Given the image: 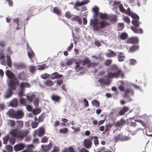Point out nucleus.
Listing matches in <instances>:
<instances>
[{
  "label": "nucleus",
  "mask_w": 152,
  "mask_h": 152,
  "mask_svg": "<svg viewBox=\"0 0 152 152\" xmlns=\"http://www.w3.org/2000/svg\"><path fill=\"white\" fill-rule=\"evenodd\" d=\"M107 75L105 77L107 78L99 79L98 80L99 82L106 85H108L111 82L110 78H118L119 76L123 78L124 76V72L115 65H112L107 70Z\"/></svg>",
  "instance_id": "1"
},
{
  "label": "nucleus",
  "mask_w": 152,
  "mask_h": 152,
  "mask_svg": "<svg viewBox=\"0 0 152 152\" xmlns=\"http://www.w3.org/2000/svg\"><path fill=\"white\" fill-rule=\"evenodd\" d=\"M90 25L92 27L94 31H97L109 26L110 23L104 20H102L99 22L98 20L94 19L90 21Z\"/></svg>",
  "instance_id": "2"
},
{
  "label": "nucleus",
  "mask_w": 152,
  "mask_h": 152,
  "mask_svg": "<svg viewBox=\"0 0 152 152\" xmlns=\"http://www.w3.org/2000/svg\"><path fill=\"white\" fill-rule=\"evenodd\" d=\"M139 19H133L132 21V23L134 26H132L131 27V29L135 33L141 34L143 33V31L141 28H140L137 29V27L139 26L140 24H141L140 22L139 21Z\"/></svg>",
  "instance_id": "3"
},
{
  "label": "nucleus",
  "mask_w": 152,
  "mask_h": 152,
  "mask_svg": "<svg viewBox=\"0 0 152 152\" xmlns=\"http://www.w3.org/2000/svg\"><path fill=\"white\" fill-rule=\"evenodd\" d=\"M19 84V82L18 79L15 78L13 79H10L9 84V88L12 90H15L16 89L17 86Z\"/></svg>",
  "instance_id": "4"
},
{
  "label": "nucleus",
  "mask_w": 152,
  "mask_h": 152,
  "mask_svg": "<svg viewBox=\"0 0 152 152\" xmlns=\"http://www.w3.org/2000/svg\"><path fill=\"white\" fill-rule=\"evenodd\" d=\"M129 139V138L126 136H124L121 133L115 135L114 137V140L115 142L119 141H126Z\"/></svg>",
  "instance_id": "5"
},
{
  "label": "nucleus",
  "mask_w": 152,
  "mask_h": 152,
  "mask_svg": "<svg viewBox=\"0 0 152 152\" xmlns=\"http://www.w3.org/2000/svg\"><path fill=\"white\" fill-rule=\"evenodd\" d=\"M89 0H83L81 2L78 1H77L74 5V8L77 10H78L79 9L77 8L78 7H80L86 4L89 2Z\"/></svg>",
  "instance_id": "6"
},
{
  "label": "nucleus",
  "mask_w": 152,
  "mask_h": 152,
  "mask_svg": "<svg viewBox=\"0 0 152 152\" xmlns=\"http://www.w3.org/2000/svg\"><path fill=\"white\" fill-rule=\"evenodd\" d=\"M20 130L16 128L11 130L10 132V134L13 137L20 140L19 136L20 135Z\"/></svg>",
  "instance_id": "7"
},
{
  "label": "nucleus",
  "mask_w": 152,
  "mask_h": 152,
  "mask_svg": "<svg viewBox=\"0 0 152 152\" xmlns=\"http://www.w3.org/2000/svg\"><path fill=\"white\" fill-rule=\"evenodd\" d=\"M91 140L90 138V139H85L84 140L83 142V145L86 148L89 149L91 148L92 144Z\"/></svg>",
  "instance_id": "8"
},
{
  "label": "nucleus",
  "mask_w": 152,
  "mask_h": 152,
  "mask_svg": "<svg viewBox=\"0 0 152 152\" xmlns=\"http://www.w3.org/2000/svg\"><path fill=\"white\" fill-rule=\"evenodd\" d=\"M45 130L43 127L39 128L38 130H35L34 131V136H35L38 134L39 137H41L45 133Z\"/></svg>",
  "instance_id": "9"
},
{
  "label": "nucleus",
  "mask_w": 152,
  "mask_h": 152,
  "mask_svg": "<svg viewBox=\"0 0 152 152\" xmlns=\"http://www.w3.org/2000/svg\"><path fill=\"white\" fill-rule=\"evenodd\" d=\"M24 115L23 110H19L15 112V118L17 119H19L22 118Z\"/></svg>",
  "instance_id": "10"
},
{
  "label": "nucleus",
  "mask_w": 152,
  "mask_h": 152,
  "mask_svg": "<svg viewBox=\"0 0 152 152\" xmlns=\"http://www.w3.org/2000/svg\"><path fill=\"white\" fill-rule=\"evenodd\" d=\"M139 42L138 39L136 37H132L128 39L126 41L127 43H137Z\"/></svg>",
  "instance_id": "11"
},
{
  "label": "nucleus",
  "mask_w": 152,
  "mask_h": 152,
  "mask_svg": "<svg viewBox=\"0 0 152 152\" xmlns=\"http://www.w3.org/2000/svg\"><path fill=\"white\" fill-rule=\"evenodd\" d=\"M20 131V140H22L24 137L28 135L29 132V131L28 130H22Z\"/></svg>",
  "instance_id": "12"
},
{
  "label": "nucleus",
  "mask_w": 152,
  "mask_h": 152,
  "mask_svg": "<svg viewBox=\"0 0 152 152\" xmlns=\"http://www.w3.org/2000/svg\"><path fill=\"white\" fill-rule=\"evenodd\" d=\"M82 63V60H79L77 61H75V64H76L75 66V69L77 72H79L80 70L82 69V66H80V65Z\"/></svg>",
  "instance_id": "13"
},
{
  "label": "nucleus",
  "mask_w": 152,
  "mask_h": 152,
  "mask_svg": "<svg viewBox=\"0 0 152 152\" xmlns=\"http://www.w3.org/2000/svg\"><path fill=\"white\" fill-rule=\"evenodd\" d=\"M62 152H76L74 146H71L68 148H65L62 151Z\"/></svg>",
  "instance_id": "14"
},
{
  "label": "nucleus",
  "mask_w": 152,
  "mask_h": 152,
  "mask_svg": "<svg viewBox=\"0 0 152 152\" xmlns=\"http://www.w3.org/2000/svg\"><path fill=\"white\" fill-rule=\"evenodd\" d=\"M25 145L23 144H18L14 146V149L16 151H19L23 149Z\"/></svg>",
  "instance_id": "15"
},
{
  "label": "nucleus",
  "mask_w": 152,
  "mask_h": 152,
  "mask_svg": "<svg viewBox=\"0 0 152 152\" xmlns=\"http://www.w3.org/2000/svg\"><path fill=\"white\" fill-rule=\"evenodd\" d=\"M129 110V108L128 107L124 106L120 110L119 112V115H124Z\"/></svg>",
  "instance_id": "16"
},
{
  "label": "nucleus",
  "mask_w": 152,
  "mask_h": 152,
  "mask_svg": "<svg viewBox=\"0 0 152 152\" xmlns=\"http://www.w3.org/2000/svg\"><path fill=\"white\" fill-rule=\"evenodd\" d=\"M125 123V121L124 119H121L119 121H118L115 123L114 126L116 127L122 126L124 125Z\"/></svg>",
  "instance_id": "17"
},
{
  "label": "nucleus",
  "mask_w": 152,
  "mask_h": 152,
  "mask_svg": "<svg viewBox=\"0 0 152 152\" xmlns=\"http://www.w3.org/2000/svg\"><path fill=\"white\" fill-rule=\"evenodd\" d=\"M62 75H59L57 72H55L51 75L50 78L52 80L56 79L61 78L62 77Z\"/></svg>",
  "instance_id": "18"
},
{
  "label": "nucleus",
  "mask_w": 152,
  "mask_h": 152,
  "mask_svg": "<svg viewBox=\"0 0 152 152\" xmlns=\"http://www.w3.org/2000/svg\"><path fill=\"white\" fill-rule=\"evenodd\" d=\"M15 112L13 109H10L7 112V114L10 117L15 118Z\"/></svg>",
  "instance_id": "19"
},
{
  "label": "nucleus",
  "mask_w": 152,
  "mask_h": 152,
  "mask_svg": "<svg viewBox=\"0 0 152 152\" xmlns=\"http://www.w3.org/2000/svg\"><path fill=\"white\" fill-rule=\"evenodd\" d=\"M125 57V56L123 52L118 53V54L117 56L118 60L119 62L124 61Z\"/></svg>",
  "instance_id": "20"
},
{
  "label": "nucleus",
  "mask_w": 152,
  "mask_h": 152,
  "mask_svg": "<svg viewBox=\"0 0 152 152\" xmlns=\"http://www.w3.org/2000/svg\"><path fill=\"white\" fill-rule=\"evenodd\" d=\"M13 93L12 90L9 88L7 90L5 93L4 97L6 99L10 97L12 94Z\"/></svg>",
  "instance_id": "21"
},
{
  "label": "nucleus",
  "mask_w": 152,
  "mask_h": 152,
  "mask_svg": "<svg viewBox=\"0 0 152 152\" xmlns=\"http://www.w3.org/2000/svg\"><path fill=\"white\" fill-rule=\"evenodd\" d=\"M108 51L109 52L106 54V56L109 58H112L115 57L116 56V54L114 51L111 50H108Z\"/></svg>",
  "instance_id": "22"
},
{
  "label": "nucleus",
  "mask_w": 152,
  "mask_h": 152,
  "mask_svg": "<svg viewBox=\"0 0 152 152\" xmlns=\"http://www.w3.org/2000/svg\"><path fill=\"white\" fill-rule=\"evenodd\" d=\"M119 9L120 11L123 13H124L127 15V12H129L130 10V9L129 7H128L126 10H125L122 4H120L119 7Z\"/></svg>",
  "instance_id": "23"
},
{
  "label": "nucleus",
  "mask_w": 152,
  "mask_h": 152,
  "mask_svg": "<svg viewBox=\"0 0 152 152\" xmlns=\"http://www.w3.org/2000/svg\"><path fill=\"white\" fill-rule=\"evenodd\" d=\"M5 73L7 76L11 79H13L15 78V77L14 74L9 70H7Z\"/></svg>",
  "instance_id": "24"
},
{
  "label": "nucleus",
  "mask_w": 152,
  "mask_h": 152,
  "mask_svg": "<svg viewBox=\"0 0 152 152\" xmlns=\"http://www.w3.org/2000/svg\"><path fill=\"white\" fill-rule=\"evenodd\" d=\"M127 15L130 16L133 19H139V16L135 13L132 12L130 10L129 12H127Z\"/></svg>",
  "instance_id": "25"
},
{
  "label": "nucleus",
  "mask_w": 152,
  "mask_h": 152,
  "mask_svg": "<svg viewBox=\"0 0 152 152\" xmlns=\"http://www.w3.org/2000/svg\"><path fill=\"white\" fill-rule=\"evenodd\" d=\"M51 99L56 102H59L61 97L58 96L52 95L51 96Z\"/></svg>",
  "instance_id": "26"
},
{
  "label": "nucleus",
  "mask_w": 152,
  "mask_h": 152,
  "mask_svg": "<svg viewBox=\"0 0 152 152\" xmlns=\"http://www.w3.org/2000/svg\"><path fill=\"white\" fill-rule=\"evenodd\" d=\"M18 78L22 80H25L26 79V76L24 72L18 74Z\"/></svg>",
  "instance_id": "27"
},
{
  "label": "nucleus",
  "mask_w": 152,
  "mask_h": 152,
  "mask_svg": "<svg viewBox=\"0 0 152 152\" xmlns=\"http://www.w3.org/2000/svg\"><path fill=\"white\" fill-rule=\"evenodd\" d=\"M107 19L111 22H115L117 20V16L115 15H108Z\"/></svg>",
  "instance_id": "28"
},
{
  "label": "nucleus",
  "mask_w": 152,
  "mask_h": 152,
  "mask_svg": "<svg viewBox=\"0 0 152 152\" xmlns=\"http://www.w3.org/2000/svg\"><path fill=\"white\" fill-rule=\"evenodd\" d=\"M10 105L13 107H16L18 105V102L17 99L16 98L14 99L10 102Z\"/></svg>",
  "instance_id": "29"
},
{
  "label": "nucleus",
  "mask_w": 152,
  "mask_h": 152,
  "mask_svg": "<svg viewBox=\"0 0 152 152\" xmlns=\"http://www.w3.org/2000/svg\"><path fill=\"white\" fill-rule=\"evenodd\" d=\"M44 84L46 86L50 87L54 84V83L52 80H47L44 82Z\"/></svg>",
  "instance_id": "30"
},
{
  "label": "nucleus",
  "mask_w": 152,
  "mask_h": 152,
  "mask_svg": "<svg viewBox=\"0 0 152 152\" xmlns=\"http://www.w3.org/2000/svg\"><path fill=\"white\" fill-rule=\"evenodd\" d=\"M30 86V84L28 83L22 82L21 83L20 87L21 89L23 90L24 89V87L29 88Z\"/></svg>",
  "instance_id": "31"
},
{
  "label": "nucleus",
  "mask_w": 152,
  "mask_h": 152,
  "mask_svg": "<svg viewBox=\"0 0 152 152\" xmlns=\"http://www.w3.org/2000/svg\"><path fill=\"white\" fill-rule=\"evenodd\" d=\"M90 138L91 139H92L93 138L94 139V142L95 146H97L99 144V141L98 138L97 136H94V137H90Z\"/></svg>",
  "instance_id": "32"
},
{
  "label": "nucleus",
  "mask_w": 152,
  "mask_h": 152,
  "mask_svg": "<svg viewBox=\"0 0 152 152\" xmlns=\"http://www.w3.org/2000/svg\"><path fill=\"white\" fill-rule=\"evenodd\" d=\"M139 48L138 45H134L131 47L130 48L129 51L130 52H133L136 50H138Z\"/></svg>",
  "instance_id": "33"
},
{
  "label": "nucleus",
  "mask_w": 152,
  "mask_h": 152,
  "mask_svg": "<svg viewBox=\"0 0 152 152\" xmlns=\"http://www.w3.org/2000/svg\"><path fill=\"white\" fill-rule=\"evenodd\" d=\"M99 15L100 19H107L108 15L107 13H100Z\"/></svg>",
  "instance_id": "34"
},
{
  "label": "nucleus",
  "mask_w": 152,
  "mask_h": 152,
  "mask_svg": "<svg viewBox=\"0 0 152 152\" xmlns=\"http://www.w3.org/2000/svg\"><path fill=\"white\" fill-rule=\"evenodd\" d=\"M7 64L9 67H11L12 65V62L11 58L9 56H6Z\"/></svg>",
  "instance_id": "35"
},
{
  "label": "nucleus",
  "mask_w": 152,
  "mask_h": 152,
  "mask_svg": "<svg viewBox=\"0 0 152 152\" xmlns=\"http://www.w3.org/2000/svg\"><path fill=\"white\" fill-rule=\"evenodd\" d=\"M114 124H108L106 125V128L105 129L104 131L105 132H108L111 128L112 126L114 125Z\"/></svg>",
  "instance_id": "36"
},
{
  "label": "nucleus",
  "mask_w": 152,
  "mask_h": 152,
  "mask_svg": "<svg viewBox=\"0 0 152 152\" xmlns=\"http://www.w3.org/2000/svg\"><path fill=\"white\" fill-rule=\"evenodd\" d=\"M127 34L125 32L122 33L120 36V38L122 40H125L128 37Z\"/></svg>",
  "instance_id": "37"
},
{
  "label": "nucleus",
  "mask_w": 152,
  "mask_h": 152,
  "mask_svg": "<svg viewBox=\"0 0 152 152\" xmlns=\"http://www.w3.org/2000/svg\"><path fill=\"white\" fill-rule=\"evenodd\" d=\"M93 12L94 13L95 16H97L99 15V9L98 7L96 6H95L92 8Z\"/></svg>",
  "instance_id": "38"
},
{
  "label": "nucleus",
  "mask_w": 152,
  "mask_h": 152,
  "mask_svg": "<svg viewBox=\"0 0 152 152\" xmlns=\"http://www.w3.org/2000/svg\"><path fill=\"white\" fill-rule=\"evenodd\" d=\"M28 56L31 59L33 58L35 56V54L33 51L32 50H30L28 53Z\"/></svg>",
  "instance_id": "39"
},
{
  "label": "nucleus",
  "mask_w": 152,
  "mask_h": 152,
  "mask_svg": "<svg viewBox=\"0 0 152 152\" xmlns=\"http://www.w3.org/2000/svg\"><path fill=\"white\" fill-rule=\"evenodd\" d=\"M92 105L96 107H98L99 106V101L96 100H94L91 102Z\"/></svg>",
  "instance_id": "40"
},
{
  "label": "nucleus",
  "mask_w": 152,
  "mask_h": 152,
  "mask_svg": "<svg viewBox=\"0 0 152 152\" xmlns=\"http://www.w3.org/2000/svg\"><path fill=\"white\" fill-rule=\"evenodd\" d=\"M53 12L57 15H60L61 14V11L58 8V7H54L53 9Z\"/></svg>",
  "instance_id": "41"
},
{
  "label": "nucleus",
  "mask_w": 152,
  "mask_h": 152,
  "mask_svg": "<svg viewBox=\"0 0 152 152\" xmlns=\"http://www.w3.org/2000/svg\"><path fill=\"white\" fill-rule=\"evenodd\" d=\"M72 20L74 21H77L80 24H81L82 23L81 20L79 16H75L72 18Z\"/></svg>",
  "instance_id": "42"
},
{
  "label": "nucleus",
  "mask_w": 152,
  "mask_h": 152,
  "mask_svg": "<svg viewBox=\"0 0 152 152\" xmlns=\"http://www.w3.org/2000/svg\"><path fill=\"white\" fill-rule=\"evenodd\" d=\"M16 67L17 69H25L26 68V66L24 64L21 63L18 64Z\"/></svg>",
  "instance_id": "43"
},
{
  "label": "nucleus",
  "mask_w": 152,
  "mask_h": 152,
  "mask_svg": "<svg viewBox=\"0 0 152 152\" xmlns=\"http://www.w3.org/2000/svg\"><path fill=\"white\" fill-rule=\"evenodd\" d=\"M106 150V148L104 146H102L99 148L97 152H112L110 150L108 151H104Z\"/></svg>",
  "instance_id": "44"
},
{
  "label": "nucleus",
  "mask_w": 152,
  "mask_h": 152,
  "mask_svg": "<svg viewBox=\"0 0 152 152\" xmlns=\"http://www.w3.org/2000/svg\"><path fill=\"white\" fill-rule=\"evenodd\" d=\"M10 139V137L9 135H7L5 136L3 138V143L4 144L6 145L7 144V142L8 141V140H9Z\"/></svg>",
  "instance_id": "45"
},
{
  "label": "nucleus",
  "mask_w": 152,
  "mask_h": 152,
  "mask_svg": "<svg viewBox=\"0 0 152 152\" xmlns=\"http://www.w3.org/2000/svg\"><path fill=\"white\" fill-rule=\"evenodd\" d=\"M90 60L88 58H86L84 60H82L83 66H85L86 64L90 63Z\"/></svg>",
  "instance_id": "46"
},
{
  "label": "nucleus",
  "mask_w": 152,
  "mask_h": 152,
  "mask_svg": "<svg viewBox=\"0 0 152 152\" xmlns=\"http://www.w3.org/2000/svg\"><path fill=\"white\" fill-rule=\"evenodd\" d=\"M17 126L19 128H21L23 126V122L21 121H17Z\"/></svg>",
  "instance_id": "47"
},
{
  "label": "nucleus",
  "mask_w": 152,
  "mask_h": 152,
  "mask_svg": "<svg viewBox=\"0 0 152 152\" xmlns=\"http://www.w3.org/2000/svg\"><path fill=\"white\" fill-rule=\"evenodd\" d=\"M20 102L23 105L26 106L27 104V102L26 100L23 98H21L20 100Z\"/></svg>",
  "instance_id": "48"
},
{
  "label": "nucleus",
  "mask_w": 152,
  "mask_h": 152,
  "mask_svg": "<svg viewBox=\"0 0 152 152\" xmlns=\"http://www.w3.org/2000/svg\"><path fill=\"white\" fill-rule=\"evenodd\" d=\"M34 96H35L34 95H32L30 96H27V99L28 101L31 102Z\"/></svg>",
  "instance_id": "49"
},
{
  "label": "nucleus",
  "mask_w": 152,
  "mask_h": 152,
  "mask_svg": "<svg viewBox=\"0 0 152 152\" xmlns=\"http://www.w3.org/2000/svg\"><path fill=\"white\" fill-rule=\"evenodd\" d=\"M38 124L39 122L34 121L32 122L31 124V127L33 129L37 127Z\"/></svg>",
  "instance_id": "50"
},
{
  "label": "nucleus",
  "mask_w": 152,
  "mask_h": 152,
  "mask_svg": "<svg viewBox=\"0 0 152 152\" xmlns=\"http://www.w3.org/2000/svg\"><path fill=\"white\" fill-rule=\"evenodd\" d=\"M8 122V124L12 127L14 126L15 125V122L14 120H9Z\"/></svg>",
  "instance_id": "51"
},
{
  "label": "nucleus",
  "mask_w": 152,
  "mask_h": 152,
  "mask_svg": "<svg viewBox=\"0 0 152 152\" xmlns=\"http://www.w3.org/2000/svg\"><path fill=\"white\" fill-rule=\"evenodd\" d=\"M124 28V24L123 23L118 24L117 29L118 31H121Z\"/></svg>",
  "instance_id": "52"
},
{
  "label": "nucleus",
  "mask_w": 152,
  "mask_h": 152,
  "mask_svg": "<svg viewBox=\"0 0 152 152\" xmlns=\"http://www.w3.org/2000/svg\"><path fill=\"white\" fill-rule=\"evenodd\" d=\"M5 148L7 151L10 152H11L13 151L12 147L9 145H7L6 146Z\"/></svg>",
  "instance_id": "53"
},
{
  "label": "nucleus",
  "mask_w": 152,
  "mask_h": 152,
  "mask_svg": "<svg viewBox=\"0 0 152 152\" xmlns=\"http://www.w3.org/2000/svg\"><path fill=\"white\" fill-rule=\"evenodd\" d=\"M50 75L47 73H45L41 75V77L44 79H46L49 77Z\"/></svg>",
  "instance_id": "54"
},
{
  "label": "nucleus",
  "mask_w": 152,
  "mask_h": 152,
  "mask_svg": "<svg viewBox=\"0 0 152 152\" xmlns=\"http://www.w3.org/2000/svg\"><path fill=\"white\" fill-rule=\"evenodd\" d=\"M68 131V129L66 128L61 129L59 130V132L60 133H66Z\"/></svg>",
  "instance_id": "55"
},
{
  "label": "nucleus",
  "mask_w": 152,
  "mask_h": 152,
  "mask_svg": "<svg viewBox=\"0 0 152 152\" xmlns=\"http://www.w3.org/2000/svg\"><path fill=\"white\" fill-rule=\"evenodd\" d=\"M41 112V110L39 109H36L34 110L33 113L35 115H37L39 113Z\"/></svg>",
  "instance_id": "56"
},
{
  "label": "nucleus",
  "mask_w": 152,
  "mask_h": 152,
  "mask_svg": "<svg viewBox=\"0 0 152 152\" xmlns=\"http://www.w3.org/2000/svg\"><path fill=\"white\" fill-rule=\"evenodd\" d=\"M123 20L128 24L130 23V20L129 18L127 16H124L123 18Z\"/></svg>",
  "instance_id": "57"
},
{
  "label": "nucleus",
  "mask_w": 152,
  "mask_h": 152,
  "mask_svg": "<svg viewBox=\"0 0 152 152\" xmlns=\"http://www.w3.org/2000/svg\"><path fill=\"white\" fill-rule=\"evenodd\" d=\"M9 141L11 144L12 145H14L15 142V139L13 137H12L10 138Z\"/></svg>",
  "instance_id": "58"
},
{
  "label": "nucleus",
  "mask_w": 152,
  "mask_h": 152,
  "mask_svg": "<svg viewBox=\"0 0 152 152\" xmlns=\"http://www.w3.org/2000/svg\"><path fill=\"white\" fill-rule=\"evenodd\" d=\"M42 147L43 148L44 150L47 151L49 150L50 149V147L48 145H42Z\"/></svg>",
  "instance_id": "59"
},
{
  "label": "nucleus",
  "mask_w": 152,
  "mask_h": 152,
  "mask_svg": "<svg viewBox=\"0 0 152 152\" xmlns=\"http://www.w3.org/2000/svg\"><path fill=\"white\" fill-rule=\"evenodd\" d=\"M65 16L67 18L70 19L72 17V15L70 12H67L65 14Z\"/></svg>",
  "instance_id": "60"
},
{
  "label": "nucleus",
  "mask_w": 152,
  "mask_h": 152,
  "mask_svg": "<svg viewBox=\"0 0 152 152\" xmlns=\"http://www.w3.org/2000/svg\"><path fill=\"white\" fill-rule=\"evenodd\" d=\"M112 63V60L111 59H107L104 62V64L106 66H108L110 65Z\"/></svg>",
  "instance_id": "61"
},
{
  "label": "nucleus",
  "mask_w": 152,
  "mask_h": 152,
  "mask_svg": "<svg viewBox=\"0 0 152 152\" xmlns=\"http://www.w3.org/2000/svg\"><path fill=\"white\" fill-rule=\"evenodd\" d=\"M106 119V117H105L104 119L103 120L99 121L98 122V126L99 127L100 125L102 124L104 122L105 120Z\"/></svg>",
  "instance_id": "62"
},
{
  "label": "nucleus",
  "mask_w": 152,
  "mask_h": 152,
  "mask_svg": "<svg viewBox=\"0 0 152 152\" xmlns=\"http://www.w3.org/2000/svg\"><path fill=\"white\" fill-rule=\"evenodd\" d=\"M29 69L31 73H33L35 71L36 68L34 66H31L29 67Z\"/></svg>",
  "instance_id": "63"
},
{
  "label": "nucleus",
  "mask_w": 152,
  "mask_h": 152,
  "mask_svg": "<svg viewBox=\"0 0 152 152\" xmlns=\"http://www.w3.org/2000/svg\"><path fill=\"white\" fill-rule=\"evenodd\" d=\"M48 139L46 136L44 137L41 140V142L43 143H46L48 141Z\"/></svg>",
  "instance_id": "64"
}]
</instances>
